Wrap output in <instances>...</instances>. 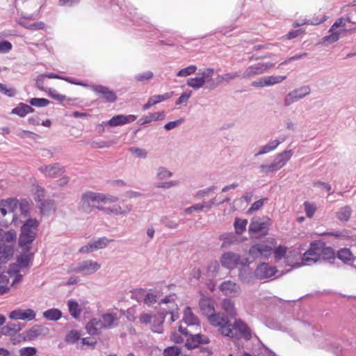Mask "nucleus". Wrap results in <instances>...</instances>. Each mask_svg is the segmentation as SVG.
I'll use <instances>...</instances> for the list:
<instances>
[{"instance_id":"9d476101","label":"nucleus","mask_w":356,"mask_h":356,"mask_svg":"<svg viewBox=\"0 0 356 356\" xmlns=\"http://www.w3.org/2000/svg\"><path fill=\"white\" fill-rule=\"evenodd\" d=\"M214 69L206 68L203 71L199 72L200 76L187 79L186 84L195 90L200 89L204 86L206 82L212 79Z\"/></svg>"},{"instance_id":"de8ad7c7","label":"nucleus","mask_w":356,"mask_h":356,"mask_svg":"<svg viewBox=\"0 0 356 356\" xmlns=\"http://www.w3.org/2000/svg\"><path fill=\"white\" fill-rule=\"evenodd\" d=\"M197 67L195 65H190L182 68L177 73V77H186L195 72Z\"/></svg>"},{"instance_id":"a19ab883","label":"nucleus","mask_w":356,"mask_h":356,"mask_svg":"<svg viewBox=\"0 0 356 356\" xmlns=\"http://www.w3.org/2000/svg\"><path fill=\"white\" fill-rule=\"evenodd\" d=\"M248 225V220H243L241 218H236L235 222H234V228L237 234H241L245 231L246 225Z\"/></svg>"},{"instance_id":"5701e85b","label":"nucleus","mask_w":356,"mask_h":356,"mask_svg":"<svg viewBox=\"0 0 356 356\" xmlns=\"http://www.w3.org/2000/svg\"><path fill=\"white\" fill-rule=\"evenodd\" d=\"M220 291L225 296H235L240 291V286L232 280H226L220 285Z\"/></svg>"},{"instance_id":"a878e982","label":"nucleus","mask_w":356,"mask_h":356,"mask_svg":"<svg viewBox=\"0 0 356 356\" xmlns=\"http://www.w3.org/2000/svg\"><path fill=\"white\" fill-rule=\"evenodd\" d=\"M111 325H106L105 323L97 319H92L86 325L87 332L90 335H97L102 329L111 327Z\"/></svg>"},{"instance_id":"20e7f679","label":"nucleus","mask_w":356,"mask_h":356,"mask_svg":"<svg viewBox=\"0 0 356 356\" xmlns=\"http://www.w3.org/2000/svg\"><path fill=\"white\" fill-rule=\"evenodd\" d=\"M275 246V239L270 238L265 242L256 243L249 249V254L252 258L268 259L272 254Z\"/></svg>"},{"instance_id":"a211bd4d","label":"nucleus","mask_w":356,"mask_h":356,"mask_svg":"<svg viewBox=\"0 0 356 356\" xmlns=\"http://www.w3.org/2000/svg\"><path fill=\"white\" fill-rule=\"evenodd\" d=\"M111 241L106 238L103 237L84 245L79 249V252L83 254L90 253L95 250H100L105 248L108 243Z\"/></svg>"},{"instance_id":"39448f33","label":"nucleus","mask_w":356,"mask_h":356,"mask_svg":"<svg viewBox=\"0 0 356 356\" xmlns=\"http://www.w3.org/2000/svg\"><path fill=\"white\" fill-rule=\"evenodd\" d=\"M207 319L212 326L218 329V332L224 337H232V325L229 323L228 318L220 313L216 314L206 315Z\"/></svg>"},{"instance_id":"680f3d73","label":"nucleus","mask_w":356,"mask_h":356,"mask_svg":"<svg viewBox=\"0 0 356 356\" xmlns=\"http://www.w3.org/2000/svg\"><path fill=\"white\" fill-rule=\"evenodd\" d=\"M265 200V199H260L259 200L255 201L254 203L252 204L249 209H248V213H252L255 211H258L260 208H261Z\"/></svg>"},{"instance_id":"09e8293b","label":"nucleus","mask_w":356,"mask_h":356,"mask_svg":"<svg viewBox=\"0 0 356 356\" xmlns=\"http://www.w3.org/2000/svg\"><path fill=\"white\" fill-rule=\"evenodd\" d=\"M287 248L284 245H279L278 247L274 248L273 250V254H274V257L277 260H280L283 259L286 254Z\"/></svg>"},{"instance_id":"72a5a7b5","label":"nucleus","mask_w":356,"mask_h":356,"mask_svg":"<svg viewBox=\"0 0 356 356\" xmlns=\"http://www.w3.org/2000/svg\"><path fill=\"white\" fill-rule=\"evenodd\" d=\"M42 316H44L46 320L56 321L59 320L60 316H62V312L58 309L52 308L42 312Z\"/></svg>"},{"instance_id":"e2e57ef3","label":"nucleus","mask_w":356,"mask_h":356,"mask_svg":"<svg viewBox=\"0 0 356 356\" xmlns=\"http://www.w3.org/2000/svg\"><path fill=\"white\" fill-rule=\"evenodd\" d=\"M14 336H11L13 337H11L10 340H11V343H13V344L14 345H16L17 343H20L22 342H26V341H33L32 339H24V336L20 334H13Z\"/></svg>"},{"instance_id":"b1692460","label":"nucleus","mask_w":356,"mask_h":356,"mask_svg":"<svg viewBox=\"0 0 356 356\" xmlns=\"http://www.w3.org/2000/svg\"><path fill=\"white\" fill-rule=\"evenodd\" d=\"M93 91L101 95V97L107 102L113 103L117 99L115 92L107 87L95 86H93Z\"/></svg>"},{"instance_id":"c756f323","label":"nucleus","mask_w":356,"mask_h":356,"mask_svg":"<svg viewBox=\"0 0 356 356\" xmlns=\"http://www.w3.org/2000/svg\"><path fill=\"white\" fill-rule=\"evenodd\" d=\"M352 210L351 207L348 205L343 206L339 209V211L335 213L337 220L341 222H346L351 217Z\"/></svg>"},{"instance_id":"8fccbe9b","label":"nucleus","mask_w":356,"mask_h":356,"mask_svg":"<svg viewBox=\"0 0 356 356\" xmlns=\"http://www.w3.org/2000/svg\"><path fill=\"white\" fill-rule=\"evenodd\" d=\"M37 354V349L32 346L23 347L19 350L20 356H35Z\"/></svg>"},{"instance_id":"052dcab7","label":"nucleus","mask_w":356,"mask_h":356,"mask_svg":"<svg viewBox=\"0 0 356 356\" xmlns=\"http://www.w3.org/2000/svg\"><path fill=\"white\" fill-rule=\"evenodd\" d=\"M81 0H59L58 4L61 7L70 8L76 6Z\"/></svg>"},{"instance_id":"9b49d317","label":"nucleus","mask_w":356,"mask_h":356,"mask_svg":"<svg viewBox=\"0 0 356 356\" xmlns=\"http://www.w3.org/2000/svg\"><path fill=\"white\" fill-rule=\"evenodd\" d=\"M320 259V241H315L310 243L309 249L302 256V265L309 266L316 264Z\"/></svg>"},{"instance_id":"6e6552de","label":"nucleus","mask_w":356,"mask_h":356,"mask_svg":"<svg viewBox=\"0 0 356 356\" xmlns=\"http://www.w3.org/2000/svg\"><path fill=\"white\" fill-rule=\"evenodd\" d=\"M222 266L227 269H234L238 266H244L248 264L246 259H241L240 257L234 252H227L222 255L220 259Z\"/></svg>"},{"instance_id":"603ef678","label":"nucleus","mask_w":356,"mask_h":356,"mask_svg":"<svg viewBox=\"0 0 356 356\" xmlns=\"http://www.w3.org/2000/svg\"><path fill=\"white\" fill-rule=\"evenodd\" d=\"M163 356H179L180 349L177 346H170L163 350Z\"/></svg>"},{"instance_id":"cd10ccee","label":"nucleus","mask_w":356,"mask_h":356,"mask_svg":"<svg viewBox=\"0 0 356 356\" xmlns=\"http://www.w3.org/2000/svg\"><path fill=\"white\" fill-rule=\"evenodd\" d=\"M183 321L188 326H195V329H200V323L197 317L193 314L191 309L186 307L184 309V315H183Z\"/></svg>"},{"instance_id":"864d4df0","label":"nucleus","mask_w":356,"mask_h":356,"mask_svg":"<svg viewBox=\"0 0 356 356\" xmlns=\"http://www.w3.org/2000/svg\"><path fill=\"white\" fill-rule=\"evenodd\" d=\"M79 338L80 334L77 331L71 330L67 333V337H65V341L67 343H74L79 339Z\"/></svg>"},{"instance_id":"a18cd8bd","label":"nucleus","mask_w":356,"mask_h":356,"mask_svg":"<svg viewBox=\"0 0 356 356\" xmlns=\"http://www.w3.org/2000/svg\"><path fill=\"white\" fill-rule=\"evenodd\" d=\"M266 81L267 84H269L270 86H273L275 84H278L283 81L286 79V76H269L261 78Z\"/></svg>"},{"instance_id":"58836bf2","label":"nucleus","mask_w":356,"mask_h":356,"mask_svg":"<svg viewBox=\"0 0 356 356\" xmlns=\"http://www.w3.org/2000/svg\"><path fill=\"white\" fill-rule=\"evenodd\" d=\"M337 258L342 261L348 262L353 259V254L348 248H343L337 252Z\"/></svg>"},{"instance_id":"c85d7f7f","label":"nucleus","mask_w":356,"mask_h":356,"mask_svg":"<svg viewBox=\"0 0 356 356\" xmlns=\"http://www.w3.org/2000/svg\"><path fill=\"white\" fill-rule=\"evenodd\" d=\"M164 118V112H154L149 113V115H144L143 118H140L139 124L140 125L149 124L154 121H159L162 120Z\"/></svg>"},{"instance_id":"79ce46f5","label":"nucleus","mask_w":356,"mask_h":356,"mask_svg":"<svg viewBox=\"0 0 356 356\" xmlns=\"http://www.w3.org/2000/svg\"><path fill=\"white\" fill-rule=\"evenodd\" d=\"M172 96H173V92H166L163 95H153L149 98V100H147V102L155 103V104H159L165 100L170 99Z\"/></svg>"},{"instance_id":"7ed1b4c3","label":"nucleus","mask_w":356,"mask_h":356,"mask_svg":"<svg viewBox=\"0 0 356 356\" xmlns=\"http://www.w3.org/2000/svg\"><path fill=\"white\" fill-rule=\"evenodd\" d=\"M17 239V234L14 229L4 233L0 238V265L6 264L13 255V245L11 244Z\"/></svg>"},{"instance_id":"4be33fe9","label":"nucleus","mask_w":356,"mask_h":356,"mask_svg":"<svg viewBox=\"0 0 356 356\" xmlns=\"http://www.w3.org/2000/svg\"><path fill=\"white\" fill-rule=\"evenodd\" d=\"M18 200L15 198H8L0 201V212L1 216H5L8 213H13L19 204Z\"/></svg>"},{"instance_id":"393cba45","label":"nucleus","mask_w":356,"mask_h":356,"mask_svg":"<svg viewBox=\"0 0 356 356\" xmlns=\"http://www.w3.org/2000/svg\"><path fill=\"white\" fill-rule=\"evenodd\" d=\"M199 309H200V311H202V314L204 316L217 314L215 312L214 302L209 297L200 298V300H199Z\"/></svg>"},{"instance_id":"ea45409f","label":"nucleus","mask_w":356,"mask_h":356,"mask_svg":"<svg viewBox=\"0 0 356 356\" xmlns=\"http://www.w3.org/2000/svg\"><path fill=\"white\" fill-rule=\"evenodd\" d=\"M305 34V29L299 26V24H296V29L292 31H290L286 33V40H293L297 38H300Z\"/></svg>"},{"instance_id":"4d7b16f0","label":"nucleus","mask_w":356,"mask_h":356,"mask_svg":"<svg viewBox=\"0 0 356 356\" xmlns=\"http://www.w3.org/2000/svg\"><path fill=\"white\" fill-rule=\"evenodd\" d=\"M19 209H20V212L22 215L27 216H29V202L26 200H21L19 202Z\"/></svg>"},{"instance_id":"aec40b11","label":"nucleus","mask_w":356,"mask_h":356,"mask_svg":"<svg viewBox=\"0 0 356 356\" xmlns=\"http://www.w3.org/2000/svg\"><path fill=\"white\" fill-rule=\"evenodd\" d=\"M40 170L44 176L49 178H56L64 173V168L61 167L58 163L40 167Z\"/></svg>"},{"instance_id":"37998d69","label":"nucleus","mask_w":356,"mask_h":356,"mask_svg":"<svg viewBox=\"0 0 356 356\" xmlns=\"http://www.w3.org/2000/svg\"><path fill=\"white\" fill-rule=\"evenodd\" d=\"M67 307H69V312L72 316L74 318H77L80 315L79 306H78L77 302L69 300V302H67Z\"/></svg>"},{"instance_id":"c03bdc74","label":"nucleus","mask_w":356,"mask_h":356,"mask_svg":"<svg viewBox=\"0 0 356 356\" xmlns=\"http://www.w3.org/2000/svg\"><path fill=\"white\" fill-rule=\"evenodd\" d=\"M304 211H305L306 216L308 218H312L314 217V213H316V206L314 203L306 201L304 202Z\"/></svg>"},{"instance_id":"bb28decb","label":"nucleus","mask_w":356,"mask_h":356,"mask_svg":"<svg viewBox=\"0 0 356 356\" xmlns=\"http://www.w3.org/2000/svg\"><path fill=\"white\" fill-rule=\"evenodd\" d=\"M43 328L41 325H35L20 334L26 340H34L42 335Z\"/></svg>"},{"instance_id":"2f4dec72","label":"nucleus","mask_w":356,"mask_h":356,"mask_svg":"<svg viewBox=\"0 0 356 356\" xmlns=\"http://www.w3.org/2000/svg\"><path fill=\"white\" fill-rule=\"evenodd\" d=\"M267 227L266 222L261 221L259 218H253L250 222L249 232L250 233H257L263 231Z\"/></svg>"},{"instance_id":"dca6fc26","label":"nucleus","mask_w":356,"mask_h":356,"mask_svg":"<svg viewBox=\"0 0 356 356\" xmlns=\"http://www.w3.org/2000/svg\"><path fill=\"white\" fill-rule=\"evenodd\" d=\"M277 273V268L271 266L266 263L257 266L254 271L255 277L259 280L270 279Z\"/></svg>"},{"instance_id":"7c9ffc66","label":"nucleus","mask_w":356,"mask_h":356,"mask_svg":"<svg viewBox=\"0 0 356 356\" xmlns=\"http://www.w3.org/2000/svg\"><path fill=\"white\" fill-rule=\"evenodd\" d=\"M33 109L30 106L20 103L18 106L14 108L13 111H11V113L14 115H17L18 116L23 118L26 116L27 114L33 113Z\"/></svg>"},{"instance_id":"0e129e2a","label":"nucleus","mask_w":356,"mask_h":356,"mask_svg":"<svg viewBox=\"0 0 356 356\" xmlns=\"http://www.w3.org/2000/svg\"><path fill=\"white\" fill-rule=\"evenodd\" d=\"M36 87L41 91H47V84H45L44 76H40L36 79Z\"/></svg>"},{"instance_id":"f257e3e1","label":"nucleus","mask_w":356,"mask_h":356,"mask_svg":"<svg viewBox=\"0 0 356 356\" xmlns=\"http://www.w3.org/2000/svg\"><path fill=\"white\" fill-rule=\"evenodd\" d=\"M38 226L39 222L38 220L35 218H28L22 225V227H21L18 243L19 248H20L22 252L17 257L16 263L10 264L8 270H7L8 275L15 276L13 284L21 281V272L24 269L29 268V264L33 259V253L30 251L31 243L35 241V236L37 235V228Z\"/></svg>"},{"instance_id":"e433bc0d","label":"nucleus","mask_w":356,"mask_h":356,"mask_svg":"<svg viewBox=\"0 0 356 356\" xmlns=\"http://www.w3.org/2000/svg\"><path fill=\"white\" fill-rule=\"evenodd\" d=\"M238 77V72H227L222 75H218V77H216V83L221 85L224 83H229Z\"/></svg>"},{"instance_id":"2eb2a0df","label":"nucleus","mask_w":356,"mask_h":356,"mask_svg":"<svg viewBox=\"0 0 356 356\" xmlns=\"http://www.w3.org/2000/svg\"><path fill=\"white\" fill-rule=\"evenodd\" d=\"M8 318L14 321H32L35 320V313L31 308L26 309H18L10 312L8 314Z\"/></svg>"},{"instance_id":"338daca9","label":"nucleus","mask_w":356,"mask_h":356,"mask_svg":"<svg viewBox=\"0 0 356 356\" xmlns=\"http://www.w3.org/2000/svg\"><path fill=\"white\" fill-rule=\"evenodd\" d=\"M152 316L149 313H142L139 321L141 324H149L152 322Z\"/></svg>"},{"instance_id":"5fc2aeb1","label":"nucleus","mask_w":356,"mask_h":356,"mask_svg":"<svg viewBox=\"0 0 356 356\" xmlns=\"http://www.w3.org/2000/svg\"><path fill=\"white\" fill-rule=\"evenodd\" d=\"M154 77V74L152 72H145L143 74H139L136 76V81L138 82L149 81Z\"/></svg>"},{"instance_id":"f3484780","label":"nucleus","mask_w":356,"mask_h":356,"mask_svg":"<svg viewBox=\"0 0 356 356\" xmlns=\"http://www.w3.org/2000/svg\"><path fill=\"white\" fill-rule=\"evenodd\" d=\"M310 92V89L307 86H302L296 89L286 95L284 99V104L289 106L297 100L305 97Z\"/></svg>"},{"instance_id":"6e6d98bb","label":"nucleus","mask_w":356,"mask_h":356,"mask_svg":"<svg viewBox=\"0 0 356 356\" xmlns=\"http://www.w3.org/2000/svg\"><path fill=\"white\" fill-rule=\"evenodd\" d=\"M129 152H131V154H134V156L137 158L145 159L146 158L147 156L146 150L142 148L130 147Z\"/></svg>"},{"instance_id":"4c0bfd02","label":"nucleus","mask_w":356,"mask_h":356,"mask_svg":"<svg viewBox=\"0 0 356 356\" xmlns=\"http://www.w3.org/2000/svg\"><path fill=\"white\" fill-rule=\"evenodd\" d=\"M222 309L225 311L228 315L234 316L236 315V311H234V302L230 299H224L222 300Z\"/></svg>"},{"instance_id":"49530a36","label":"nucleus","mask_w":356,"mask_h":356,"mask_svg":"<svg viewBox=\"0 0 356 356\" xmlns=\"http://www.w3.org/2000/svg\"><path fill=\"white\" fill-rule=\"evenodd\" d=\"M29 102H30L32 106L38 108L45 107L50 103V102L45 98H32Z\"/></svg>"},{"instance_id":"13d9d810","label":"nucleus","mask_w":356,"mask_h":356,"mask_svg":"<svg viewBox=\"0 0 356 356\" xmlns=\"http://www.w3.org/2000/svg\"><path fill=\"white\" fill-rule=\"evenodd\" d=\"M0 92L9 97H13L15 95V90L13 88H8L5 84L0 83Z\"/></svg>"},{"instance_id":"1a4fd4ad","label":"nucleus","mask_w":356,"mask_h":356,"mask_svg":"<svg viewBox=\"0 0 356 356\" xmlns=\"http://www.w3.org/2000/svg\"><path fill=\"white\" fill-rule=\"evenodd\" d=\"M344 26H346V24H333L331 29H330V34L322 38V43L331 44L339 40L340 37L346 35L349 30L346 29Z\"/></svg>"},{"instance_id":"c9c22d12","label":"nucleus","mask_w":356,"mask_h":356,"mask_svg":"<svg viewBox=\"0 0 356 356\" xmlns=\"http://www.w3.org/2000/svg\"><path fill=\"white\" fill-rule=\"evenodd\" d=\"M320 255L321 259H332L334 257V252L332 248L325 246L324 243L320 241Z\"/></svg>"},{"instance_id":"69168bd1","label":"nucleus","mask_w":356,"mask_h":356,"mask_svg":"<svg viewBox=\"0 0 356 356\" xmlns=\"http://www.w3.org/2000/svg\"><path fill=\"white\" fill-rule=\"evenodd\" d=\"M11 43L5 40L0 42V54H6L11 50Z\"/></svg>"},{"instance_id":"f704fd0d","label":"nucleus","mask_w":356,"mask_h":356,"mask_svg":"<svg viewBox=\"0 0 356 356\" xmlns=\"http://www.w3.org/2000/svg\"><path fill=\"white\" fill-rule=\"evenodd\" d=\"M1 330H3V334L12 336L21 330V326L19 323H8L6 326L3 327Z\"/></svg>"},{"instance_id":"f8f14e48","label":"nucleus","mask_w":356,"mask_h":356,"mask_svg":"<svg viewBox=\"0 0 356 356\" xmlns=\"http://www.w3.org/2000/svg\"><path fill=\"white\" fill-rule=\"evenodd\" d=\"M272 67H273V64L271 63H257L247 67L241 77L245 79H250L258 74L266 72Z\"/></svg>"},{"instance_id":"ddd939ff","label":"nucleus","mask_w":356,"mask_h":356,"mask_svg":"<svg viewBox=\"0 0 356 356\" xmlns=\"http://www.w3.org/2000/svg\"><path fill=\"white\" fill-rule=\"evenodd\" d=\"M99 268H101V265L97 262L92 260H86L79 263V264H77V267L72 269V271L74 273H81L84 275H92L97 272Z\"/></svg>"},{"instance_id":"774afa93","label":"nucleus","mask_w":356,"mask_h":356,"mask_svg":"<svg viewBox=\"0 0 356 356\" xmlns=\"http://www.w3.org/2000/svg\"><path fill=\"white\" fill-rule=\"evenodd\" d=\"M183 122H184L183 118H180L177 120L170 122L165 124V129L170 131V130L175 128L176 127L179 126V124H181Z\"/></svg>"},{"instance_id":"bf43d9fd","label":"nucleus","mask_w":356,"mask_h":356,"mask_svg":"<svg viewBox=\"0 0 356 356\" xmlns=\"http://www.w3.org/2000/svg\"><path fill=\"white\" fill-rule=\"evenodd\" d=\"M98 321H102L106 326H111L115 321V317L111 314H104L102 316V319Z\"/></svg>"},{"instance_id":"423d86ee","label":"nucleus","mask_w":356,"mask_h":356,"mask_svg":"<svg viewBox=\"0 0 356 356\" xmlns=\"http://www.w3.org/2000/svg\"><path fill=\"white\" fill-rule=\"evenodd\" d=\"M291 150L280 152L278 156H277L278 159H277L274 163L270 165H261L259 166V170H261V173L264 175L276 172L285 165L286 161L291 159Z\"/></svg>"},{"instance_id":"412c9836","label":"nucleus","mask_w":356,"mask_h":356,"mask_svg":"<svg viewBox=\"0 0 356 356\" xmlns=\"http://www.w3.org/2000/svg\"><path fill=\"white\" fill-rule=\"evenodd\" d=\"M135 120H136V115H124L120 114L113 117L110 120L107 121V125L111 127H115L131 123Z\"/></svg>"},{"instance_id":"4468645a","label":"nucleus","mask_w":356,"mask_h":356,"mask_svg":"<svg viewBox=\"0 0 356 356\" xmlns=\"http://www.w3.org/2000/svg\"><path fill=\"white\" fill-rule=\"evenodd\" d=\"M44 190L40 187L36 186V191H35L34 199L35 201L38 202L40 205V213L42 214L46 213L47 211L53 209V201L52 200H44Z\"/></svg>"},{"instance_id":"3c124183","label":"nucleus","mask_w":356,"mask_h":356,"mask_svg":"<svg viewBox=\"0 0 356 356\" xmlns=\"http://www.w3.org/2000/svg\"><path fill=\"white\" fill-rule=\"evenodd\" d=\"M46 92H48L49 97L59 102H63L66 99V97H65L64 95L58 93V92L53 88H49Z\"/></svg>"},{"instance_id":"473e14b6","label":"nucleus","mask_w":356,"mask_h":356,"mask_svg":"<svg viewBox=\"0 0 356 356\" xmlns=\"http://www.w3.org/2000/svg\"><path fill=\"white\" fill-rule=\"evenodd\" d=\"M234 327L241 332L245 339L249 340L250 339V329L242 321L236 320L235 323H234Z\"/></svg>"},{"instance_id":"f03ea898","label":"nucleus","mask_w":356,"mask_h":356,"mask_svg":"<svg viewBox=\"0 0 356 356\" xmlns=\"http://www.w3.org/2000/svg\"><path fill=\"white\" fill-rule=\"evenodd\" d=\"M118 199L112 195L87 191L81 194V201L79 203V211L90 213L94 209L103 211L107 215H123L131 210V207H127L125 209L114 204L112 207H102V205L111 204L117 202Z\"/></svg>"},{"instance_id":"0eeeda50","label":"nucleus","mask_w":356,"mask_h":356,"mask_svg":"<svg viewBox=\"0 0 356 356\" xmlns=\"http://www.w3.org/2000/svg\"><path fill=\"white\" fill-rule=\"evenodd\" d=\"M179 333L184 335H189L188 339H186L185 347L187 349H193L198 347L200 344H207L209 342V338L207 336L200 334H193L192 330H188L186 327L179 325Z\"/></svg>"},{"instance_id":"6ab92c4d","label":"nucleus","mask_w":356,"mask_h":356,"mask_svg":"<svg viewBox=\"0 0 356 356\" xmlns=\"http://www.w3.org/2000/svg\"><path fill=\"white\" fill-rule=\"evenodd\" d=\"M15 275H10L7 271L1 273L0 271V294H6L9 292L10 286H14L19 282V281L13 282Z\"/></svg>"}]
</instances>
